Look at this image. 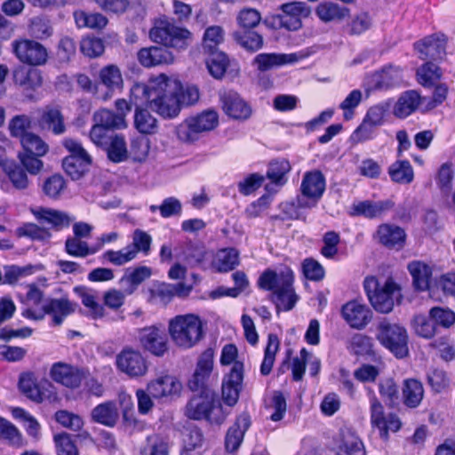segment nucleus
<instances>
[{"label": "nucleus", "mask_w": 455, "mask_h": 455, "mask_svg": "<svg viewBox=\"0 0 455 455\" xmlns=\"http://www.w3.org/2000/svg\"><path fill=\"white\" fill-rule=\"evenodd\" d=\"M149 38L164 46L177 51H183L192 42L191 32L175 24L166 17L156 19L149 30Z\"/></svg>", "instance_id": "nucleus-2"}, {"label": "nucleus", "mask_w": 455, "mask_h": 455, "mask_svg": "<svg viewBox=\"0 0 455 455\" xmlns=\"http://www.w3.org/2000/svg\"><path fill=\"white\" fill-rule=\"evenodd\" d=\"M39 124L43 129L51 131L55 135H60L66 132L64 116L60 109L56 107H46L43 110Z\"/></svg>", "instance_id": "nucleus-28"}, {"label": "nucleus", "mask_w": 455, "mask_h": 455, "mask_svg": "<svg viewBox=\"0 0 455 455\" xmlns=\"http://www.w3.org/2000/svg\"><path fill=\"white\" fill-rule=\"evenodd\" d=\"M181 389V382L172 375L160 376L148 383V391L156 399L179 395Z\"/></svg>", "instance_id": "nucleus-16"}, {"label": "nucleus", "mask_w": 455, "mask_h": 455, "mask_svg": "<svg viewBox=\"0 0 455 455\" xmlns=\"http://www.w3.org/2000/svg\"><path fill=\"white\" fill-rule=\"evenodd\" d=\"M224 112L234 119H247L251 114L250 106L234 91L220 93Z\"/></svg>", "instance_id": "nucleus-17"}, {"label": "nucleus", "mask_w": 455, "mask_h": 455, "mask_svg": "<svg viewBox=\"0 0 455 455\" xmlns=\"http://www.w3.org/2000/svg\"><path fill=\"white\" fill-rule=\"evenodd\" d=\"M91 163L90 161L79 160L74 157H65L62 166L66 173L72 180H78L85 173Z\"/></svg>", "instance_id": "nucleus-53"}, {"label": "nucleus", "mask_w": 455, "mask_h": 455, "mask_svg": "<svg viewBox=\"0 0 455 455\" xmlns=\"http://www.w3.org/2000/svg\"><path fill=\"white\" fill-rule=\"evenodd\" d=\"M140 346L156 356H162L168 350L167 337L164 331L152 325L137 331Z\"/></svg>", "instance_id": "nucleus-10"}, {"label": "nucleus", "mask_w": 455, "mask_h": 455, "mask_svg": "<svg viewBox=\"0 0 455 455\" xmlns=\"http://www.w3.org/2000/svg\"><path fill=\"white\" fill-rule=\"evenodd\" d=\"M76 24L78 28L102 29L108 24V19L99 12H86L76 11L74 12Z\"/></svg>", "instance_id": "nucleus-38"}, {"label": "nucleus", "mask_w": 455, "mask_h": 455, "mask_svg": "<svg viewBox=\"0 0 455 455\" xmlns=\"http://www.w3.org/2000/svg\"><path fill=\"white\" fill-rule=\"evenodd\" d=\"M243 365L236 362L222 383V399L228 406H234L242 388Z\"/></svg>", "instance_id": "nucleus-13"}, {"label": "nucleus", "mask_w": 455, "mask_h": 455, "mask_svg": "<svg viewBox=\"0 0 455 455\" xmlns=\"http://www.w3.org/2000/svg\"><path fill=\"white\" fill-rule=\"evenodd\" d=\"M152 275L150 267L140 266L131 272H127L120 280V283L124 289V292L132 295L145 280L148 279Z\"/></svg>", "instance_id": "nucleus-35"}, {"label": "nucleus", "mask_w": 455, "mask_h": 455, "mask_svg": "<svg viewBox=\"0 0 455 455\" xmlns=\"http://www.w3.org/2000/svg\"><path fill=\"white\" fill-rule=\"evenodd\" d=\"M239 263V253L234 248L219 251L216 254L214 266L220 272H228L234 269Z\"/></svg>", "instance_id": "nucleus-41"}, {"label": "nucleus", "mask_w": 455, "mask_h": 455, "mask_svg": "<svg viewBox=\"0 0 455 455\" xmlns=\"http://www.w3.org/2000/svg\"><path fill=\"white\" fill-rule=\"evenodd\" d=\"M250 425L251 419L248 414H242L236 419L226 435L225 447L228 451H235L240 447L244 433L248 430Z\"/></svg>", "instance_id": "nucleus-22"}, {"label": "nucleus", "mask_w": 455, "mask_h": 455, "mask_svg": "<svg viewBox=\"0 0 455 455\" xmlns=\"http://www.w3.org/2000/svg\"><path fill=\"white\" fill-rule=\"evenodd\" d=\"M66 188V182L61 175L54 174L45 180L43 185L44 193L51 197L57 198Z\"/></svg>", "instance_id": "nucleus-62"}, {"label": "nucleus", "mask_w": 455, "mask_h": 455, "mask_svg": "<svg viewBox=\"0 0 455 455\" xmlns=\"http://www.w3.org/2000/svg\"><path fill=\"white\" fill-rule=\"evenodd\" d=\"M3 170L15 188L23 190L28 187V173L19 163L5 161L3 164Z\"/></svg>", "instance_id": "nucleus-37"}, {"label": "nucleus", "mask_w": 455, "mask_h": 455, "mask_svg": "<svg viewBox=\"0 0 455 455\" xmlns=\"http://www.w3.org/2000/svg\"><path fill=\"white\" fill-rule=\"evenodd\" d=\"M393 203L387 201H362L351 206L350 214L354 216H364L366 218H378L393 207Z\"/></svg>", "instance_id": "nucleus-27"}, {"label": "nucleus", "mask_w": 455, "mask_h": 455, "mask_svg": "<svg viewBox=\"0 0 455 455\" xmlns=\"http://www.w3.org/2000/svg\"><path fill=\"white\" fill-rule=\"evenodd\" d=\"M408 270L416 289L419 291L428 289L432 277V267L428 264L415 260L408 264Z\"/></svg>", "instance_id": "nucleus-33"}, {"label": "nucleus", "mask_w": 455, "mask_h": 455, "mask_svg": "<svg viewBox=\"0 0 455 455\" xmlns=\"http://www.w3.org/2000/svg\"><path fill=\"white\" fill-rule=\"evenodd\" d=\"M91 417L94 422L113 427L118 421L119 412L116 403L106 402L94 407Z\"/></svg>", "instance_id": "nucleus-30"}, {"label": "nucleus", "mask_w": 455, "mask_h": 455, "mask_svg": "<svg viewBox=\"0 0 455 455\" xmlns=\"http://www.w3.org/2000/svg\"><path fill=\"white\" fill-rule=\"evenodd\" d=\"M454 176V171L451 164H443L435 176L436 183L439 189L443 193H449L451 188L452 180Z\"/></svg>", "instance_id": "nucleus-61"}, {"label": "nucleus", "mask_w": 455, "mask_h": 455, "mask_svg": "<svg viewBox=\"0 0 455 455\" xmlns=\"http://www.w3.org/2000/svg\"><path fill=\"white\" fill-rule=\"evenodd\" d=\"M218 123L217 112L206 110L180 124L176 128V134L183 142H193L198 140L201 133L213 130Z\"/></svg>", "instance_id": "nucleus-6"}, {"label": "nucleus", "mask_w": 455, "mask_h": 455, "mask_svg": "<svg viewBox=\"0 0 455 455\" xmlns=\"http://www.w3.org/2000/svg\"><path fill=\"white\" fill-rule=\"evenodd\" d=\"M23 148L22 152L34 154L37 156H44L49 150V146L42 138L33 132H30L20 140Z\"/></svg>", "instance_id": "nucleus-46"}, {"label": "nucleus", "mask_w": 455, "mask_h": 455, "mask_svg": "<svg viewBox=\"0 0 455 455\" xmlns=\"http://www.w3.org/2000/svg\"><path fill=\"white\" fill-rule=\"evenodd\" d=\"M213 366V354L211 350L204 352L197 363L196 370L188 381L189 388L194 392L205 394L209 388V379Z\"/></svg>", "instance_id": "nucleus-11"}, {"label": "nucleus", "mask_w": 455, "mask_h": 455, "mask_svg": "<svg viewBox=\"0 0 455 455\" xmlns=\"http://www.w3.org/2000/svg\"><path fill=\"white\" fill-rule=\"evenodd\" d=\"M377 331L378 340L396 357L403 358L408 355L409 338L404 327L384 319L379 323Z\"/></svg>", "instance_id": "nucleus-5"}, {"label": "nucleus", "mask_w": 455, "mask_h": 455, "mask_svg": "<svg viewBox=\"0 0 455 455\" xmlns=\"http://www.w3.org/2000/svg\"><path fill=\"white\" fill-rule=\"evenodd\" d=\"M4 279L2 278L3 283L15 284L21 279L34 274L36 267L32 265L27 266H17L11 265L4 267Z\"/></svg>", "instance_id": "nucleus-47"}, {"label": "nucleus", "mask_w": 455, "mask_h": 455, "mask_svg": "<svg viewBox=\"0 0 455 455\" xmlns=\"http://www.w3.org/2000/svg\"><path fill=\"white\" fill-rule=\"evenodd\" d=\"M134 124L136 129L144 134H152L157 131V120L146 108H136L134 116Z\"/></svg>", "instance_id": "nucleus-39"}, {"label": "nucleus", "mask_w": 455, "mask_h": 455, "mask_svg": "<svg viewBox=\"0 0 455 455\" xmlns=\"http://www.w3.org/2000/svg\"><path fill=\"white\" fill-rule=\"evenodd\" d=\"M342 315L347 323L355 329L363 328L371 319L370 310L356 301H350L344 305Z\"/></svg>", "instance_id": "nucleus-25"}, {"label": "nucleus", "mask_w": 455, "mask_h": 455, "mask_svg": "<svg viewBox=\"0 0 455 455\" xmlns=\"http://www.w3.org/2000/svg\"><path fill=\"white\" fill-rule=\"evenodd\" d=\"M311 10L303 2L286 3V29L297 30L302 23L301 20L309 16Z\"/></svg>", "instance_id": "nucleus-36"}, {"label": "nucleus", "mask_w": 455, "mask_h": 455, "mask_svg": "<svg viewBox=\"0 0 455 455\" xmlns=\"http://www.w3.org/2000/svg\"><path fill=\"white\" fill-rule=\"evenodd\" d=\"M169 334L179 347L188 349L196 345L204 337L201 319L193 314L180 315L169 321Z\"/></svg>", "instance_id": "nucleus-3"}, {"label": "nucleus", "mask_w": 455, "mask_h": 455, "mask_svg": "<svg viewBox=\"0 0 455 455\" xmlns=\"http://www.w3.org/2000/svg\"><path fill=\"white\" fill-rule=\"evenodd\" d=\"M223 40L224 32L222 28L220 26H211L204 32L203 47L204 50L213 54Z\"/></svg>", "instance_id": "nucleus-51"}, {"label": "nucleus", "mask_w": 455, "mask_h": 455, "mask_svg": "<svg viewBox=\"0 0 455 455\" xmlns=\"http://www.w3.org/2000/svg\"><path fill=\"white\" fill-rule=\"evenodd\" d=\"M104 43L100 38L84 37L80 43L81 52L89 58H96L104 52Z\"/></svg>", "instance_id": "nucleus-63"}, {"label": "nucleus", "mask_w": 455, "mask_h": 455, "mask_svg": "<svg viewBox=\"0 0 455 455\" xmlns=\"http://www.w3.org/2000/svg\"><path fill=\"white\" fill-rule=\"evenodd\" d=\"M76 82L84 91L92 93L96 99L102 101L110 100V94L108 92H102V86L93 84L88 76L78 74L76 76Z\"/></svg>", "instance_id": "nucleus-60"}, {"label": "nucleus", "mask_w": 455, "mask_h": 455, "mask_svg": "<svg viewBox=\"0 0 455 455\" xmlns=\"http://www.w3.org/2000/svg\"><path fill=\"white\" fill-rule=\"evenodd\" d=\"M13 80L16 84L22 88L29 99L33 98L32 92L38 89L43 83V77L38 69L24 66H20L14 69Z\"/></svg>", "instance_id": "nucleus-18"}, {"label": "nucleus", "mask_w": 455, "mask_h": 455, "mask_svg": "<svg viewBox=\"0 0 455 455\" xmlns=\"http://www.w3.org/2000/svg\"><path fill=\"white\" fill-rule=\"evenodd\" d=\"M446 41L444 36H430L422 41L414 44V48L418 52L421 60H439L445 53Z\"/></svg>", "instance_id": "nucleus-19"}, {"label": "nucleus", "mask_w": 455, "mask_h": 455, "mask_svg": "<svg viewBox=\"0 0 455 455\" xmlns=\"http://www.w3.org/2000/svg\"><path fill=\"white\" fill-rule=\"evenodd\" d=\"M429 316L436 324L444 328H449L455 323V313L449 308L432 307L429 311Z\"/></svg>", "instance_id": "nucleus-64"}, {"label": "nucleus", "mask_w": 455, "mask_h": 455, "mask_svg": "<svg viewBox=\"0 0 455 455\" xmlns=\"http://www.w3.org/2000/svg\"><path fill=\"white\" fill-rule=\"evenodd\" d=\"M401 297L400 289L392 280H387L381 288L371 297V304L375 310L387 314L392 311L395 299Z\"/></svg>", "instance_id": "nucleus-15"}, {"label": "nucleus", "mask_w": 455, "mask_h": 455, "mask_svg": "<svg viewBox=\"0 0 455 455\" xmlns=\"http://www.w3.org/2000/svg\"><path fill=\"white\" fill-rule=\"evenodd\" d=\"M234 38L237 44L250 52H256L263 45L262 36L254 31L235 32Z\"/></svg>", "instance_id": "nucleus-48"}, {"label": "nucleus", "mask_w": 455, "mask_h": 455, "mask_svg": "<svg viewBox=\"0 0 455 455\" xmlns=\"http://www.w3.org/2000/svg\"><path fill=\"white\" fill-rule=\"evenodd\" d=\"M34 215L44 223H48L52 228L61 229L67 228L73 221V218L68 214L48 208H40L34 211Z\"/></svg>", "instance_id": "nucleus-34"}, {"label": "nucleus", "mask_w": 455, "mask_h": 455, "mask_svg": "<svg viewBox=\"0 0 455 455\" xmlns=\"http://www.w3.org/2000/svg\"><path fill=\"white\" fill-rule=\"evenodd\" d=\"M40 157L28 152H20L18 154L19 164L30 175H37L42 171L44 163Z\"/></svg>", "instance_id": "nucleus-58"}, {"label": "nucleus", "mask_w": 455, "mask_h": 455, "mask_svg": "<svg viewBox=\"0 0 455 455\" xmlns=\"http://www.w3.org/2000/svg\"><path fill=\"white\" fill-rule=\"evenodd\" d=\"M139 62L145 68L168 65L174 61L171 51L161 46H150L140 49L137 53Z\"/></svg>", "instance_id": "nucleus-20"}, {"label": "nucleus", "mask_w": 455, "mask_h": 455, "mask_svg": "<svg viewBox=\"0 0 455 455\" xmlns=\"http://www.w3.org/2000/svg\"><path fill=\"white\" fill-rule=\"evenodd\" d=\"M100 80L105 89L102 88V92H108L110 99L116 90L122 89L123 77L119 68L116 65H108L102 68L99 73Z\"/></svg>", "instance_id": "nucleus-32"}, {"label": "nucleus", "mask_w": 455, "mask_h": 455, "mask_svg": "<svg viewBox=\"0 0 455 455\" xmlns=\"http://www.w3.org/2000/svg\"><path fill=\"white\" fill-rule=\"evenodd\" d=\"M370 392L371 394L370 398L371 423L372 427L379 429L380 437L387 440L389 431L396 432L400 429L401 422L395 414H386L383 405L373 391L370 390Z\"/></svg>", "instance_id": "nucleus-7"}, {"label": "nucleus", "mask_w": 455, "mask_h": 455, "mask_svg": "<svg viewBox=\"0 0 455 455\" xmlns=\"http://www.w3.org/2000/svg\"><path fill=\"white\" fill-rule=\"evenodd\" d=\"M106 146L108 156L112 162L120 163L126 160L128 150L123 136L117 134L110 136Z\"/></svg>", "instance_id": "nucleus-42"}, {"label": "nucleus", "mask_w": 455, "mask_h": 455, "mask_svg": "<svg viewBox=\"0 0 455 455\" xmlns=\"http://www.w3.org/2000/svg\"><path fill=\"white\" fill-rule=\"evenodd\" d=\"M65 249L70 256L80 258L93 254L96 251V250L91 249L86 242L76 236L68 237L66 240Z\"/></svg>", "instance_id": "nucleus-55"}, {"label": "nucleus", "mask_w": 455, "mask_h": 455, "mask_svg": "<svg viewBox=\"0 0 455 455\" xmlns=\"http://www.w3.org/2000/svg\"><path fill=\"white\" fill-rule=\"evenodd\" d=\"M151 243L152 237L149 234L141 229H135L132 234V243L129 246L135 250V256L137 257L139 252L148 255L151 250Z\"/></svg>", "instance_id": "nucleus-59"}, {"label": "nucleus", "mask_w": 455, "mask_h": 455, "mask_svg": "<svg viewBox=\"0 0 455 455\" xmlns=\"http://www.w3.org/2000/svg\"><path fill=\"white\" fill-rule=\"evenodd\" d=\"M117 369L131 378L146 375L148 370L147 360L138 350L124 348L116 358Z\"/></svg>", "instance_id": "nucleus-9"}, {"label": "nucleus", "mask_w": 455, "mask_h": 455, "mask_svg": "<svg viewBox=\"0 0 455 455\" xmlns=\"http://www.w3.org/2000/svg\"><path fill=\"white\" fill-rule=\"evenodd\" d=\"M403 395L407 406L411 408L417 407L424 396V388L421 382L414 379H406L404 381Z\"/></svg>", "instance_id": "nucleus-40"}, {"label": "nucleus", "mask_w": 455, "mask_h": 455, "mask_svg": "<svg viewBox=\"0 0 455 455\" xmlns=\"http://www.w3.org/2000/svg\"><path fill=\"white\" fill-rule=\"evenodd\" d=\"M28 31L31 36L38 40H45L53 34L51 20L44 16L33 17L29 21Z\"/></svg>", "instance_id": "nucleus-43"}, {"label": "nucleus", "mask_w": 455, "mask_h": 455, "mask_svg": "<svg viewBox=\"0 0 455 455\" xmlns=\"http://www.w3.org/2000/svg\"><path fill=\"white\" fill-rule=\"evenodd\" d=\"M377 238L387 247H402L405 241L404 230L395 225L382 224L377 230Z\"/></svg>", "instance_id": "nucleus-29"}, {"label": "nucleus", "mask_w": 455, "mask_h": 455, "mask_svg": "<svg viewBox=\"0 0 455 455\" xmlns=\"http://www.w3.org/2000/svg\"><path fill=\"white\" fill-rule=\"evenodd\" d=\"M75 308L76 304L67 298L51 299L44 305V313L52 315L54 325H60Z\"/></svg>", "instance_id": "nucleus-26"}, {"label": "nucleus", "mask_w": 455, "mask_h": 455, "mask_svg": "<svg viewBox=\"0 0 455 455\" xmlns=\"http://www.w3.org/2000/svg\"><path fill=\"white\" fill-rule=\"evenodd\" d=\"M185 413L191 419H206L217 425L222 424L226 419V413L212 391L191 398L186 406Z\"/></svg>", "instance_id": "nucleus-4"}, {"label": "nucleus", "mask_w": 455, "mask_h": 455, "mask_svg": "<svg viewBox=\"0 0 455 455\" xmlns=\"http://www.w3.org/2000/svg\"><path fill=\"white\" fill-rule=\"evenodd\" d=\"M149 210L153 213L159 211L161 216L167 219L172 216L180 215L182 212V204L178 198L171 196L165 198L159 206L154 204L150 205Z\"/></svg>", "instance_id": "nucleus-49"}, {"label": "nucleus", "mask_w": 455, "mask_h": 455, "mask_svg": "<svg viewBox=\"0 0 455 455\" xmlns=\"http://www.w3.org/2000/svg\"><path fill=\"white\" fill-rule=\"evenodd\" d=\"M388 173L393 181L408 184L413 180V170L411 164L406 161H396L389 167Z\"/></svg>", "instance_id": "nucleus-44"}, {"label": "nucleus", "mask_w": 455, "mask_h": 455, "mask_svg": "<svg viewBox=\"0 0 455 455\" xmlns=\"http://www.w3.org/2000/svg\"><path fill=\"white\" fill-rule=\"evenodd\" d=\"M304 196L317 201L325 190V179L320 171L306 172L300 185Z\"/></svg>", "instance_id": "nucleus-23"}, {"label": "nucleus", "mask_w": 455, "mask_h": 455, "mask_svg": "<svg viewBox=\"0 0 455 455\" xmlns=\"http://www.w3.org/2000/svg\"><path fill=\"white\" fill-rule=\"evenodd\" d=\"M427 98H422L416 91H408L403 93L394 107V115L404 118L421 107L424 111Z\"/></svg>", "instance_id": "nucleus-24"}, {"label": "nucleus", "mask_w": 455, "mask_h": 455, "mask_svg": "<svg viewBox=\"0 0 455 455\" xmlns=\"http://www.w3.org/2000/svg\"><path fill=\"white\" fill-rule=\"evenodd\" d=\"M31 123L28 116L17 115L9 121L8 129L12 137L19 138L20 140L25 135L30 133L28 129L31 127Z\"/></svg>", "instance_id": "nucleus-52"}, {"label": "nucleus", "mask_w": 455, "mask_h": 455, "mask_svg": "<svg viewBox=\"0 0 455 455\" xmlns=\"http://www.w3.org/2000/svg\"><path fill=\"white\" fill-rule=\"evenodd\" d=\"M16 57L30 66H41L47 62L48 51L39 42L32 39H20L12 42Z\"/></svg>", "instance_id": "nucleus-8"}, {"label": "nucleus", "mask_w": 455, "mask_h": 455, "mask_svg": "<svg viewBox=\"0 0 455 455\" xmlns=\"http://www.w3.org/2000/svg\"><path fill=\"white\" fill-rule=\"evenodd\" d=\"M50 375L55 382L69 388H76L84 378V371L69 363L58 362L52 365Z\"/></svg>", "instance_id": "nucleus-12"}, {"label": "nucleus", "mask_w": 455, "mask_h": 455, "mask_svg": "<svg viewBox=\"0 0 455 455\" xmlns=\"http://www.w3.org/2000/svg\"><path fill=\"white\" fill-rule=\"evenodd\" d=\"M417 76L420 84L430 86L441 77V72L435 64L427 62L418 68Z\"/></svg>", "instance_id": "nucleus-56"}, {"label": "nucleus", "mask_w": 455, "mask_h": 455, "mask_svg": "<svg viewBox=\"0 0 455 455\" xmlns=\"http://www.w3.org/2000/svg\"><path fill=\"white\" fill-rule=\"evenodd\" d=\"M258 285L260 289L272 292V300L279 310L284 302V275L283 272L276 273L272 269L264 271L259 280Z\"/></svg>", "instance_id": "nucleus-14"}, {"label": "nucleus", "mask_w": 455, "mask_h": 455, "mask_svg": "<svg viewBox=\"0 0 455 455\" xmlns=\"http://www.w3.org/2000/svg\"><path fill=\"white\" fill-rule=\"evenodd\" d=\"M102 258L115 266H123L136 259L135 250L129 245L118 251L108 250L102 254Z\"/></svg>", "instance_id": "nucleus-50"}, {"label": "nucleus", "mask_w": 455, "mask_h": 455, "mask_svg": "<svg viewBox=\"0 0 455 455\" xmlns=\"http://www.w3.org/2000/svg\"><path fill=\"white\" fill-rule=\"evenodd\" d=\"M315 13L323 22L339 21L348 17L349 9L331 1H323L317 4Z\"/></svg>", "instance_id": "nucleus-31"}, {"label": "nucleus", "mask_w": 455, "mask_h": 455, "mask_svg": "<svg viewBox=\"0 0 455 455\" xmlns=\"http://www.w3.org/2000/svg\"><path fill=\"white\" fill-rule=\"evenodd\" d=\"M142 455H169L168 443L159 435H150L141 450Z\"/></svg>", "instance_id": "nucleus-54"}, {"label": "nucleus", "mask_w": 455, "mask_h": 455, "mask_svg": "<svg viewBox=\"0 0 455 455\" xmlns=\"http://www.w3.org/2000/svg\"><path fill=\"white\" fill-rule=\"evenodd\" d=\"M132 96L146 100L148 107L165 119L179 116L182 106H189L199 100V90L194 85L183 86L175 76L160 74L148 84H135Z\"/></svg>", "instance_id": "nucleus-1"}, {"label": "nucleus", "mask_w": 455, "mask_h": 455, "mask_svg": "<svg viewBox=\"0 0 455 455\" xmlns=\"http://www.w3.org/2000/svg\"><path fill=\"white\" fill-rule=\"evenodd\" d=\"M253 63L257 66L259 70L266 71L283 65L284 54L260 53L254 58Z\"/></svg>", "instance_id": "nucleus-57"}, {"label": "nucleus", "mask_w": 455, "mask_h": 455, "mask_svg": "<svg viewBox=\"0 0 455 455\" xmlns=\"http://www.w3.org/2000/svg\"><path fill=\"white\" fill-rule=\"evenodd\" d=\"M339 452L347 455H366L363 443L359 437L348 428H341L335 439Z\"/></svg>", "instance_id": "nucleus-21"}, {"label": "nucleus", "mask_w": 455, "mask_h": 455, "mask_svg": "<svg viewBox=\"0 0 455 455\" xmlns=\"http://www.w3.org/2000/svg\"><path fill=\"white\" fill-rule=\"evenodd\" d=\"M92 120L93 123H96L109 130L122 129L126 127L123 124V118L121 116H116L115 112L107 108H101L96 111L93 114Z\"/></svg>", "instance_id": "nucleus-45"}]
</instances>
